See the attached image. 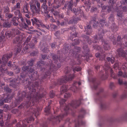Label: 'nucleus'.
<instances>
[{
	"instance_id": "obj_17",
	"label": "nucleus",
	"mask_w": 127,
	"mask_h": 127,
	"mask_svg": "<svg viewBox=\"0 0 127 127\" xmlns=\"http://www.w3.org/2000/svg\"><path fill=\"white\" fill-rule=\"evenodd\" d=\"M103 90L102 88H100L99 89V92L96 94V96L98 98V100L100 102V107L102 109H104L106 107V105L102 101L101 99V93L103 92Z\"/></svg>"
},
{
	"instance_id": "obj_21",
	"label": "nucleus",
	"mask_w": 127,
	"mask_h": 127,
	"mask_svg": "<svg viewBox=\"0 0 127 127\" xmlns=\"http://www.w3.org/2000/svg\"><path fill=\"white\" fill-rule=\"evenodd\" d=\"M121 37L120 36H118L117 37V41L118 42H119V45L120 46L124 48V45L122 44V42H123V41H125L126 40H127V35H125L124 37L122 39H121Z\"/></svg>"
},
{
	"instance_id": "obj_29",
	"label": "nucleus",
	"mask_w": 127,
	"mask_h": 127,
	"mask_svg": "<svg viewBox=\"0 0 127 127\" xmlns=\"http://www.w3.org/2000/svg\"><path fill=\"white\" fill-rule=\"evenodd\" d=\"M14 95V94L13 93L10 96V95H7V96L4 99V101L5 103H8L11 100V99L13 97Z\"/></svg>"
},
{
	"instance_id": "obj_44",
	"label": "nucleus",
	"mask_w": 127,
	"mask_h": 127,
	"mask_svg": "<svg viewBox=\"0 0 127 127\" xmlns=\"http://www.w3.org/2000/svg\"><path fill=\"white\" fill-rule=\"evenodd\" d=\"M15 10L14 12V14L16 16L18 15L19 17L21 16V14L20 13V9H17L16 10Z\"/></svg>"
},
{
	"instance_id": "obj_27",
	"label": "nucleus",
	"mask_w": 127,
	"mask_h": 127,
	"mask_svg": "<svg viewBox=\"0 0 127 127\" xmlns=\"http://www.w3.org/2000/svg\"><path fill=\"white\" fill-rule=\"evenodd\" d=\"M95 56L96 57L99 58V60L103 61L105 60V55L103 53L100 54L99 53H96L95 54Z\"/></svg>"
},
{
	"instance_id": "obj_26",
	"label": "nucleus",
	"mask_w": 127,
	"mask_h": 127,
	"mask_svg": "<svg viewBox=\"0 0 127 127\" xmlns=\"http://www.w3.org/2000/svg\"><path fill=\"white\" fill-rule=\"evenodd\" d=\"M100 1L98 2V5L99 7H101L102 8V10L101 12V14L104 15L106 13V12H105V10H106L107 6H103V4L102 3H100Z\"/></svg>"
},
{
	"instance_id": "obj_15",
	"label": "nucleus",
	"mask_w": 127,
	"mask_h": 127,
	"mask_svg": "<svg viewBox=\"0 0 127 127\" xmlns=\"http://www.w3.org/2000/svg\"><path fill=\"white\" fill-rule=\"evenodd\" d=\"M31 20L33 25L36 26L37 27L46 28L48 29L50 28L49 25L45 26L42 22L41 20H39L36 18L32 19Z\"/></svg>"
},
{
	"instance_id": "obj_38",
	"label": "nucleus",
	"mask_w": 127,
	"mask_h": 127,
	"mask_svg": "<svg viewBox=\"0 0 127 127\" xmlns=\"http://www.w3.org/2000/svg\"><path fill=\"white\" fill-rule=\"evenodd\" d=\"M84 4L90 8L91 6V2L90 0H85L84 2Z\"/></svg>"
},
{
	"instance_id": "obj_43",
	"label": "nucleus",
	"mask_w": 127,
	"mask_h": 127,
	"mask_svg": "<svg viewBox=\"0 0 127 127\" xmlns=\"http://www.w3.org/2000/svg\"><path fill=\"white\" fill-rule=\"evenodd\" d=\"M81 69L82 68L80 67H75L73 68V71L74 72H75V71H81Z\"/></svg>"
},
{
	"instance_id": "obj_28",
	"label": "nucleus",
	"mask_w": 127,
	"mask_h": 127,
	"mask_svg": "<svg viewBox=\"0 0 127 127\" xmlns=\"http://www.w3.org/2000/svg\"><path fill=\"white\" fill-rule=\"evenodd\" d=\"M19 18L17 17H14L12 18L11 21L13 24L15 26H17L20 23L19 21Z\"/></svg>"
},
{
	"instance_id": "obj_41",
	"label": "nucleus",
	"mask_w": 127,
	"mask_h": 127,
	"mask_svg": "<svg viewBox=\"0 0 127 127\" xmlns=\"http://www.w3.org/2000/svg\"><path fill=\"white\" fill-rule=\"evenodd\" d=\"M13 14L11 13H6L5 14V17L9 19L12 18L13 17Z\"/></svg>"
},
{
	"instance_id": "obj_19",
	"label": "nucleus",
	"mask_w": 127,
	"mask_h": 127,
	"mask_svg": "<svg viewBox=\"0 0 127 127\" xmlns=\"http://www.w3.org/2000/svg\"><path fill=\"white\" fill-rule=\"evenodd\" d=\"M69 52L70 54H71L72 56L75 57V58H77V57H75V56H74L73 54H72V53L73 52V50H70V49H69V47L68 45H66L65 46V44L64 45V48L63 49V52L64 54H66L67 53Z\"/></svg>"
},
{
	"instance_id": "obj_33",
	"label": "nucleus",
	"mask_w": 127,
	"mask_h": 127,
	"mask_svg": "<svg viewBox=\"0 0 127 127\" xmlns=\"http://www.w3.org/2000/svg\"><path fill=\"white\" fill-rule=\"evenodd\" d=\"M3 112V110L0 109V126L1 127L3 126L4 125V122L2 118Z\"/></svg>"
},
{
	"instance_id": "obj_46",
	"label": "nucleus",
	"mask_w": 127,
	"mask_h": 127,
	"mask_svg": "<svg viewBox=\"0 0 127 127\" xmlns=\"http://www.w3.org/2000/svg\"><path fill=\"white\" fill-rule=\"evenodd\" d=\"M4 91L7 93H10L11 91V90L7 86H5L4 87Z\"/></svg>"
},
{
	"instance_id": "obj_14",
	"label": "nucleus",
	"mask_w": 127,
	"mask_h": 127,
	"mask_svg": "<svg viewBox=\"0 0 127 127\" xmlns=\"http://www.w3.org/2000/svg\"><path fill=\"white\" fill-rule=\"evenodd\" d=\"M120 5H119L118 4L116 5L115 9H116L117 10L116 11H117V16L120 17V19L122 20L121 19H122V17H123L122 16V11H120V10H117L118 9H120L122 7V4L127 5V0H124V1L122 0L121 1L120 3Z\"/></svg>"
},
{
	"instance_id": "obj_53",
	"label": "nucleus",
	"mask_w": 127,
	"mask_h": 127,
	"mask_svg": "<svg viewBox=\"0 0 127 127\" xmlns=\"http://www.w3.org/2000/svg\"><path fill=\"white\" fill-rule=\"evenodd\" d=\"M22 49L21 47H18L16 50L15 51L16 52V53L15 54V55H16L17 54L19 53L20 51H21Z\"/></svg>"
},
{
	"instance_id": "obj_35",
	"label": "nucleus",
	"mask_w": 127,
	"mask_h": 127,
	"mask_svg": "<svg viewBox=\"0 0 127 127\" xmlns=\"http://www.w3.org/2000/svg\"><path fill=\"white\" fill-rule=\"evenodd\" d=\"M51 14H53L55 16H58L59 13V12L56 10H54V9H51L50 10Z\"/></svg>"
},
{
	"instance_id": "obj_37",
	"label": "nucleus",
	"mask_w": 127,
	"mask_h": 127,
	"mask_svg": "<svg viewBox=\"0 0 127 127\" xmlns=\"http://www.w3.org/2000/svg\"><path fill=\"white\" fill-rule=\"evenodd\" d=\"M52 58L54 61L55 63H57V62L58 61V58L57 56L56 55H54L52 56ZM59 61L61 62L60 58H59Z\"/></svg>"
},
{
	"instance_id": "obj_61",
	"label": "nucleus",
	"mask_w": 127,
	"mask_h": 127,
	"mask_svg": "<svg viewBox=\"0 0 127 127\" xmlns=\"http://www.w3.org/2000/svg\"><path fill=\"white\" fill-rule=\"evenodd\" d=\"M110 88L112 89L115 87L114 84V83L113 82H111L110 85Z\"/></svg>"
},
{
	"instance_id": "obj_51",
	"label": "nucleus",
	"mask_w": 127,
	"mask_h": 127,
	"mask_svg": "<svg viewBox=\"0 0 127 127\" xmlns=\"http://www.w3.org/2000/svg\"><path fill=\"white\" fill-rule=\"evenodd\" d=\"M109 20L110 21L112 22L114 21V15L113 14L110 15V17L109 18Z\"/></svg>"
},
{
	"instance_id": "obj_55",
	"label": "nucleus",
	"mask_w": 127,
	"mask_h": 127,
	"mask_svg": "<svg viewBox=\"0 0 127 127\" xmlns=\"http://www.w3.org/2000/svg\"><path fill=\"white\" fill-rule=\"evenodd\" d=\"M34 62V60L32 59L31 60L28 62V64L31 66H32L33 65V63Z\"/></svg>"
},
{
	"instance_id": "obj_63",
	"label": "nucleus",
	"mask_w": 127,
	"mask_h": 127,
	"mask_svg": "<svg viewBox=\"0 0 127 127\" xmlns=\"http://www.w3.org/2000/svg\"><path fill=\"white\" fill-rule=\"evenodd\" d=\"M56 43L54 42L52 43L51 44V48H55V46L56 45Z\"/></svg>"
},
{
	"instance_id": "obj_52",
	"label": "nucleus",
	"mask_w": 127,
	"mask_h": 127,
	"mask_svg": "<svg viewBox=\"0 0 127 127\" xmlns=\"http://www.w3.org/2000/svg\"><path fill=\"white\" fill-rule=\"evenodd\" d=\"M9 12V7L7 6L6 7H4V9L3 12L4 13H8Z\"/></svg>"
},
{
	"instance_id": "obj_18",
	"label": "nucleus",
	"mask_w": 127,
	"mask_h": 127,
	"mask_svg": "<svg viewBox=\"0 0 127 127\" xmlns=\"http://www.w3.org/2000/svg\"><path fill=\"white\" fill-rule=\"evenodd\" d=\"M119 56L125 58L127 60V51H124L122 48H120L117 50Z\"/></svg>"
},
{
	"instance_id": "obj_62",
	"label": "nucleus",
	"mask_w": 127,
	"mask_h": 127,
	"mask_svg": "<svg viewBox=\"0 0 127 127\" xmlns=\"http://www.w3.org/2000/svg\"><path fill=\"white\" fill-rule=\"evenodd\" d=\"M97 8L96 7H93L91 9V11L92 12H93L96 11Z\"/></svg>"
},
{
	"instance_id": "obj_59",
	"label": "nucleus",
	"mask_w": 127,
	"mask_h": 127,
	"mask_svg": "<svg viewBox=\"0 0 127 127\" xmlns=\"http://www.w3.org/2000/svg\"><path fill=\"white\" fill-rule=\"evenodd\" d=\"M32 38V36L31 35H29L27 38L26 41L25 43H27L29 42L31 40Z\"/></svg>"
},
{
	"instance_id": "obj_36",
	"label": "nucleus",
	"mask_w": 127,
	"mask_h": 127,
	"mask_svg": "<svg viewBox=\"0 0 127 127\" xmlns=\"http://www.w3.org/2000/svg\"><path fill=\"white\" fill-rule=\"evenodd\" d=\"M110 38L113 41V43L114 45L118 44L119 43H117V41L115 40V37H114L113 35H112L110 37Z\"/></svg>"
},
{
	"instance_id": "obj_3",
	"label": "nucleus",
	"mask_w": 127,
	"mask_h": 127,
	"mask_svg": "<svg viewBox=\"0 0 127 127\" xmlns=\"http://www.w3.org/2000/svg\"><path fill=\"white\" fill-rule=\"evenodd\" d=\"M82 100V99H79L78 100H72L70 103H69L67 105L64 107L63 105L66 100L63 99H61L59 102L61 108H64V113L63 115L60 114L56 117L52 116L50 119H48V120L53 124L59 123L63 118L65 116H66L68 113H70L72 114L74 113L73 110H74L79 106L81 104Z\"/></svg>"
},
{
	"instance_id": "obj_32",
	"label": "nucleus",
	"mask_w": 127,
	"mask_h": 127,
	"mask_svg": "<svg viewBox=\"0 0 127 127\" xmlns=\"http://www.w3.org/2000/svg\"><path fill=\"white\" fill-rule=\"evenodd\" d=\"M53 2L52 0H49L48 1V5L49 8H51L52 7L55 9H57L59 8V6H55L53 5Z\"/></svg>"
},
{
	"instance_id": "obj_56",
	"label": "nucleus",
	"mask_w": 127,
	"mask_h": 127,
	"mask_svg": "<svg viewBox=\"0 0 127 127\" xmlns=\"http://www.w3.org/2000/svg\"><path fill=\"white\" fill-rule=\"evenodd\" d=\"M70 70L71 69L70 67H67L65 68L64 72L66 74H67L70 72Z\"/></svg>"
},
{
	"instance_id": "obj_58",
	"label": "nucleus",
	"mask_w": 127,
	"mask_h": 127,
	"mask_svg": "<svg viewBox=\"0 0 127 127\" xmlns=\"http://www.w3.org/2000/svg\"><path fill=\"white\" fill-rule=\"evenodd\" d=\"M71 95V94L68 93H66L65 95H64V97L65 98H67L68 97H69Z\"/></svg>"
},
{
	"instance_id": "obj_48",
	"label": "nucleus",
	"mask_w": 127,
	"mask_h": 127,
	"mask_svg": "<svg viewBox=\"0 0 127 127\" xmlns=\"http://www.w3.org/2000/svg\"><path fill=\"white\" fill-rule=\"evenodd\" d=\"M11 112L13 114H17L19 113V111L18 109H15L12 110Z\"/></svg>"
},
{
	"instance_id": "obj_57",
	"label": "nucleus",
	"mask_w": 127,
	"mask_h": 127,
	"mask_svg": "<svg viewBox=\"0 0 127 127\" xmlns=\"http://www.w3.org/2000/svg\"><path fill=\"white\" fill-rule=\"evenodd\" d=\"M55 95L54 93V91H51L50 93V96L51 98H53L54 97Z\"/></svg>"
},
{
	"instance_id": "obj_20",
	"label": "nucleus",
	"mask_w": 127,
	"mask_h": 127,
	"mask_svg": "<svg viewBox=\"0 0 127 127\" xmlns=\"http://www.w3.org/2000/svg\"><path fill=\"white\" fill-rule=\"evenodd\" d=\"M90 81L93 84V87L94 89H96L100 83V82L95 78H92Z\"/></svg>"
},
{
	"instance_id": "obj_54",
	"label": "nucleus",
	"mask_w": 127,
	"mask_h": 127,
	"mask_svg": "<svg viewBox=\"0 0 127 127\" xmlns=\"http://www.w3.org/2000/svg\"><path fill=\"white\" fill-rule=\"evenodd\" d=\"M93 47H94V49H95L97 50H100V51L101 52V48L100 47V46H98V45H95V46L93 45Z\"/></svg>"
},
{
	"instance_id": "obj_47",
	"label": "nucleus",
	"mask_w": 127,
	"mask_h": 127,
	"mask_svg": "<svg viewBox=\"0 0 127 127\" xmlns=\"http://www.w3.org/2000/svg\"><path fill=\"white\" fill-rule=\"evenodd\" d=\"M29 45L30 47L32 48H33L34 46V44L33 43L31 44H27V46L26 47V50H27L28 49Z\"/></svg>"
},
{
	"instance_id": "obj_24",
	"label": "nucleus",
	"mask_w": 127,
	"mask_h": 127,
	"mask_svg": "<svg viewBox=\"0 0 127 127\" xmlns=\"http://www.w3.org/2000/svg\"><path fill=\"white\" fill-rule=\"evenodd\" d=\"M0 21L1 23H2V21L4 22L3 25V27L7 28L11 27V22L4 19L3 21ZM1 24H2V23H1ZM1 26V25H0V26Z\"/></svg>"
},
{
	"instance_id": "obj_4",
	"label": "nucleus",
	"mask_w": 127,
	"mask_h": 127,
	"mask_svg": "<svg viewBox=\"0 0 127 127\" xmlns=\"http://www.w3.org/2000/svg\"><path fill=\"white\" fill-rule=\"evenodd\" d=\"M122 69L125 71L123 73L121 71H118V75H115L114 74L113 70L111 69L109 64L105 63L104 66L103 67V71L102 70L100 72V74L102 75L101 77L102 80L106 79L108 76V72L110 71L111 77L114 79H117L118 76H121L123 77L127 78V64L125 63L124 65H123L121 67Z\"/></svg>"
},
{
	"instance_id": "obj_13",
	"label": "nucleus",
	"mask_w": 127,
	"mask_h": 127,
	"mask_svg": "<svg viewBox=\"0 0 127 127\" xmlns=\"http://www.w3.org/2000/svg\"><path fill=\"white\" fill-rule=\"evenodd\" d=\"M34 120L32 116H31L28 119L20 121L17 124L15 127H27L29 123V121H33Z\"/></svg>"
},
{
	"instance_id": "obj_42",
	"label": "nucleus",
	"mask_w": 127,
	"mask_h": 127,
	"mask_svg": "<svg viewBox=\"0 0 127 127\" xmlns=\"http://www.w3.org/2000/svg\"><path fill=\"white\" fill-rule=\"evenodd\" d=\"M14 69L15 72L17 73H19L21 71V68H19L16 65H15V68Z\"/></svg>"
},
{
	"instance_id": "obj_34",
	"label": "nucleus",
	"mask_w": 127,
	"mask_h": 127,
	"mask_svg": "<svg viewBox=\"0 0 127 127\" xmlns=\"http://www.w3.org/2000/svg\"><path fill=\"white\" fill-rule=\"evenodd\" d=\"M52 101L50 100V102H49V104L48 106L46 107L45 110L44 112H45L47 114H49L50 113V105L51 104V103L52 102Z\"/></svg>"
},
{
	"instance_id": "obj_23",
	"label": "nucleus",
	"mask_w": 127,
	"mask_h": 127,
	"mask_svg": "<svg viewBox=\"0 0 127 127\" xmlns=\"http://www.w3.org/2000/svg\"><path fill=\"white\" fill-rule=\"evenodd\" d=\"M29 7L28 3L26 2H25L22 9V12L23 13H29V12L28 11Z\"/></svg>"
},
{
	"instance_id": "obj_45",
	"label": "nucleus",
	"mask_w": 127,
	"mask_h": 127,
	"mask_svg": "<svg viewBox=\"0 0 127 127\" xmlns=\"http://www.w3.org/2000/svg\"><path fill=\"white\" fill-rule=\"evenodd\" d=\"M12 32H10V31H7L5 32V35L6 37H10L11 35H12Z\"/></svg>"
},
{
	"instance_id": "obj_8",
	"label": "nucleus",
	"mask_w": 127,
	"mask_h": 127,
	"mask_svg": "<svg viewBox=\"0 0 127 127\" xmlns=\"http://www.w3.org/2000/svg\"><path fill=\"white\" fill-rule=\"evenodd\" d=\"M75 76V75L74 74H70L68 75L66 74L65 76H62L56 82H54V86H59L64 83H66L68 81L72 80Z\"/></svg>"
},
{
	"instance_id": "obj_39",
	"label": "nucleus",
	"mask_w": 127,
	"mask_h": 127,
	"mask_svg": "<svg viewBox=\"0 0 127 127\" xmlns=\"http://www.w3.org/2000/svg\"><path fill=\"white\" fill-rule=\"evenodd\" d=\"M112 29L114 32H116L117 31V27L115 23H113L111 27Z\"/></svg>"
},
{
	"instance_id": "obj_11",
	"label": "nucleus",
	"mask_w": 127,
	"mask_h": 127,
	"mask_svg": "<svg viewBox=\"0 0 127 127\" xmlns=\"http://www.w3.org/2000/svg\"><path fill=\"white\" fill-rule=\"evenodd\" d=\"M69 1L67 3V9L68 10H70L72 12L74 13L76 15L81 14H83V11L79 8L77 9L74 8L72 9L73 6V3L72 0H69Z\"/></svg>"
},
{
	"instance_id": "obj_5",
	"label": "nucleus",
	"mask_w": 127,
	"mask_h": 127,
	"mask_svg": "<svg viewBox=\"0 0 127 127\" xmlns=\"http://www.w3.org/2000/svg\"><path fill=\"white\" fill-rule=\"evenodd\" d=\"M83 48L84 51L83 52V54L84 55L82 56L80 54L81 50V48L76 47L74 48L72 54L74 56H75V57H77V61L78 63H75L74 61L73 60V61H71V64L72 65L76 64L78 65L80 64L81 61L83 60H86L87 62H88L89 57H92V55L90 54L89 49L87 45H84L83 47Z\"/></svg>"
},
{
	"instance_id": "obj_50",
	"label": "nucleus",
	"mask_w": 127,
	"mask_h": 127,
	"mask_svg": "<svg viewBox=\"0 0 127 127\" xmlns=\"http://www.w3.org/2000/svg\"><path fill=\"white\" fill-rule=\"evenodd\" d=\"M113 68L116 70L117 69H119L120 68V67H119V64L117 63H115L113 66Z\"/></svg>"
},
{
	"instance_id": "obj_16",
	"label": "nucleus",
	"mask_w": 127,
	"mask_h": 127,
	"mask_svg": "<svg viewBox=\"0 0 127 127\" xmlns=\"http://www.w3.org/2000/svg\"><path fill=\"white\" fill-rule=\"evenodd\" d=\"M21 21V23H19L18 28L20 30L23 31L24 29L27 30L28 28V25L25 23V20L20 16L19 17Z\"/></svg>"
},
{
	"instance_id": "obj_30",
	"label": "nucleus",
	"mask_w": 127,
	"mask_h": 127,
	"mask_svg": "<svg viewBox=\"0 0 127 127\" xmlns=\"http://www.w3.org/2000/svg\"><path fill=\"white\" fill-rule=\"evenodd\" d=\"M78 19L76 16L73 17L71 19L69 22V24H75L77 23V21L78 20Z\"/></svg>"
},
{
	"instance_id": "obj_31",
	"label": "nucleus",
	"mask_w": 127,
	"mask_h": 127,
	"mask_svg": "<svg viewBox=\"0 0 127 127\" xmlns=\"http://www.w3.org/2000/svg\"><path fill=\"white\" fill-rule=\"evenodd\" d=\"M21 5L20 3L19 2H17L16 3V5L12 7V11H15V10H16L17 9H19L21 8Z\"/></svg>"
},
{
	"instance_id": "obj_10",
	"label": "nucleus",
	"mask_w": 127,
	"mask_h": 127,
	"mask_svg": "<svg viewBox=\"0 0 127 127\" xmlns=\"http://www.w3.org/2000/svg\"><path fill=\"white\" fill-rule=\"evenodd\" d=\"M12 53L11 52L9 54H5L3 56L2 59L3 62L2 64L0 67V70L1 72H3L7 69L6 64L9 59L12 57Z\"/></svg>"
},
{
	"instance_id": "obj_22",
	"label": "nucleus",
	"mask_w": 127,
	"mask_h": 127,
	"mask_svg": "<svg viewBox=\"0 0 127 127\" xmlns=\"http://www.w3.org/2000/svg\"><path fill=\"white\" fill-rule=\"evenodd\" d=\"M85 29L86 32V34H87L90 35L92 32V29L91 25L88 23L87 26L85 27Z\"/></svg>"
},
{
	"instance_id": "obj_7",
	"label": "nucleus",
	"mask_w": 127,
	"mask_h": 127,
	"mask_svg": "<svg viewBox=\"0 0 127 127\" xmlns=\"http://www.w3.org/2000/svg\"><path fill=\"white\" fill-rule=\"evenodd\" d=\"M81 84V83L80 81H74L71 86H66V85H63L60 89L61 93L62 94L63 93L66 92L68 89H70L74 92L76 93L78 89V87Z\"/></svg>"
},
{
	"instance_id": "obj_64",
	"label": "nucleus",
	"mask_w": 127,
	"mask_h": 127,
	"mask_svg": "<svg viewBox=\"0 0 127 127\" xmlns=\"http://www.w3.org/2000/svg\"><path fill=\"white\" fill-rule=\"evenodd\" d=\"M118 83L120 85L122 84L123 83V81L122 80V79H119Z\"/></svg>"
},
{
	"instance_id": "obj_60",
	"label": "nucleus",
	"mask_w": 127,
	"mask_h": 127,
	"mask_svg": "<svg viewBox=\"0 0 127 127\" xmlns=\"http://www.w3.org/2000/svg\"><path fill=\"white\" fill-rule=\"evenodd\" d=\"M2 13L1 10H0V21H3L4 19H3V16L1 15Z\"/></svg>"
},
{
	"instance_id": "obj_1",
	"label": "nucleus",
	"mask_w": 127,
	"mask_h": 127,
	"mask_svg": "<svg viewBox=\"0 0 127 127\" xmlns=\"http://www.w3.org/2000/svg\"><path fill=\"white\" fill-rule=\"evenodd\" d=\"M48 56L47 59L48 63L45 62L43 61L39 62L37 64L38 66L43 68L41 71H44L45 73H43L41 75V79L39 78L37 79L35 76H40L37 75V72L35 71L34 74H32L31 76L29 75L28 74L32 73L34 70V69L32 67L29 68L28 66H25L22 68V71L23 72L21 73L20 78H18L17 79H14L12 80L9 79L10 83V86L14 88L17 87V84H19L26 83L27 87L28 88L29 91L26 93L23 92L21 94V97L20 96L18 99H16L15 102V106H17L23 100V98H26L28 100L22 103L18 107L19 109H24L27 108L30 106L33 107H31L29 111L28 112V114L29 113L34 114L36 118L40 114V112L42 110L41 108H37L34 106L35 103L38 102L40 101L42 98L44 97L45 93L42 92V89H39V87L38 86L39 84L41 83L43 80L47 76L49 75L52 71L53 72L60 68L61 66L60 64H57V66L55 65L52 63L51 60L49 59L50 58Z\"/></svg>"
},
{
	"instance_id": "obj_6",
	"label": "nucleus",
	"mask_w": 127,
	"mask_h": 127,
	"mask_svg": "<svg viewBox=\"0 0 127 127\" xmlns=\"http://www.w3.org/2000/svg\"><path fill=\"white\" fill-rule=\"evenodd\" d=\"M30 5L31 10L34 15L39 14L41 11L42 13L45 14H47L49 13V10L47 6H42L41 10L40 3L38 1H36L35 3L31 2Z\"/></svg>"
},
{
	"instance_id": "obj_12",
	"label": "nucleus",
	"mask_w": 127,
	"mask_h": 127,
	"mask_svg": "<svg viewBox=\"0 0 127 127\" xmlns=\"http://www.w3.org/2000/svg\"><path fill=\"white\" fill-rule=\"evenodd\" d=\"M80 112L82 114H80L78 117V120L76 121H75V127H79L80 126L84 125L85 124V122H83L81 119L84 117V115L86 113L85 110L83 108L81 109L80 111Z\"/></svg>"
},
{
	"instance_id": "obj_9",
	"label": "nucleus",
	"mask_w": 127,
	"mask_h": 127,
	"mask_svg": "<svg viewBox=\"0 0 127 127\" xmlns=\"http://www.w3.org/2000/svg\"><path fill=\"white\" fill-rule=\"evenodd\" d=\"M12 36L13 35H19L18 37L15 38L13 40V43H18L20 44L22 43V39L24 37V34L22 33H21L20 31L17 28L13 29L12 30Z\"/></svg>"
},
{
	"instance_id": "obj_40",
	"label": "nucleus",
	"mask_w": 127,
	"mask_h": 127,
	"mask_svg": "<svg viewBox=\"0 0 127 127\" xmlns=\"http://www.w3.org/2000/svg\"><path fill=\"white\" fill-rule=\"evenodd\" d=\"M107 59L108 62H111L112 64H113L114 62L115 58L114 57H112L111 58H110V57H108L107 58Z\"/></svg>"
},
{
	"instance_id": "obj_2",
	"label": "nucleus",
	"mask_w": 127,
	"mask_h": 127,
	"mask_svg": "<svg viewBox=\"0 0 127 127\" xmlns=\"http://www.w3.org/2000/svg\"><path fill=\"white\" fill-rule=\"evenodd\" d=\"M96 16L92 17L91 20V22L93 23V27L94 28H96L99 27L98 29V34L97 35H96L94 36V41L92 42L88 36L85 35H83L82 37L84 39V41L86 40L90 45H91L93 43H96L98 41V40H101L102 44H103V48L104 50H109L110 48V45L108 43L107 41L105 42L104 40L102 39L103 35L106 32V31H104L103 26L104 25L106 26H108V25H106V19L104 18L101 19L99 22V25L98 22L96 21Z\"/></svg>"
},
{
	"instance_id": "obj_25",
	"label": "nucleus",
	"mask_w": 127,
	"mask_h": 127,
	"mask_svg": "<svg viewBox=\"0 0 127 127\" xmlns=\"http://www.w3.org/2000/svg\"><path fill=\"white\" fill-rule=\"evenodd\" d=\"M41 49L43 52L45 53H48L50 51L49 47L46 43L43 44V46L41 47Z\"/></svg>"
},
{
	"instance_id": "obj_49",
	"label": "nucleus",
	"mask_w": 127,
	"mask_h": 127,
	"mask_svg": "<svg viewBox=\"0 0 127 127\" xmlns=\"http://www.w3.org/2000/svg\"><path fill=\"white\" fill-rule=\"evenodd\" d=\"M74 41L75 44L74 43H72V45L73 46H74L75 45H76L79 44L80 43L79 40L78 39H74Z\"/></svg>"
}]
</instances>
